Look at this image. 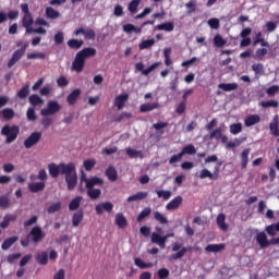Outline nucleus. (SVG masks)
I'll return each instance as SVG.
<instances>
[{"label":"nucleus","instance_id":"obj_1","mask_svg":"<svg viewBox=\"0 0 279 279\" xmlns=\"http://www.w3.org/2000/svg\"><path fill=\"white\" fill-rule=\"evenodd\" d=\"M49 175L51 178H58V175H65V182L68 184V191H74L77 186V171L74 162H61L48 165Z\"/></svg>","mask_w":279,"mask_h":279},{"label":"nucleus","instance_id":"obj_2","mask_svg":"<svg viewBox=\"0 0 279 279\" xmlns=\"http://www.w3.org/2000/svg\"><path fill=\"white\" fill-rule=\"evenodd\" d=\"M45 236H47V233L43 231V228H40V226H35L31 229L26 238L21 240V245L22 247H29V243L38 245V243H40Z\"/></svg>","mask_w":279,"mask_h":279},{"label":"nucleus","instance_id":"obj_3","mask_svg":"<svg viewBox=\"0 0 279 279\" xmlns=\"http://www.w3.org/2000/svg\"><path fill=\"white\" fill-rule=\"evenodd\" d=\"M21 134V126L13 124H5L2 129H1V135L4 136L5 141L4 143L7 145H12V143H14V141H16V138H19V135Z\"/></svg>","mask_w":279,"mask_h":279},{"label":"nucleus","instance_id":"obj_4","mask_svg":"<svg viewBox=\"0 0 279 279\" xmlns=\"http://www.w3.org/2000/svg\"><path fill=\"white\" fill-rule=\"evenodd\" d=\"M21 10L24 14L22 17V25L26 29L25 34H27L28 29H31L32 26L34 25V17L32 16V13L29 12V4L22 3Z\"/></svg>","mask_w":279,"mask_h":279},{"label":"nucleus","instance_id":"obj_5","mask_svg":"<svg viewBox=\"0 0 279 279\" xmlns=\"http://www.w3.org/2000/svg\"><path fill=\"white\" fill-rule=\"evenodd\" d=\"M62 110V106L56 100H49L47 104V108L40 110L41 117H51L53 114H58Z\"/></svg>","mask_w":279,"mask_h":279},{"label":"nucleus","instance_id":"obj_6","mask_svg":"<svg viewBox=\"0 0 279 279\" xmlns=\"http://www.w3.org/2000/svg\"><path fill=\"white\" fill-rule=\"evenodd\" d=\"M27 47H29V44L25 43L21 49H17L13 52L11 59L9 60L7 66L8 69H12V66H14V64H16V62H19V60H21V58H23V56H25V52L27 51Z\"/></svg>","mask_w":279,"mask_h":279},{"label":"nucleus","instance_id":"obj_7","mask_svg":"<svg viewBox=\"0 0 279 279\" xmlns=\"http://www.w3.org/2000/svg\"><path fill=\"white\" fill-rule=\"evenodd\" d=\"M40 138H43V133L35 131L33 132L25 141L24 147L25 149H32V147L38 145L40 143Z\"/></svg>","mask_w":279,"mask_h":279},{"label":"nucleus","instance_id":"obj_8","mask_svg":"<svg viewBox=\"0 0 279 279\" xmlns=\"http://www.w3.org/2000/svg\"><path fill=\"white\" fill-rule=\"evenodd\" d=\"M84 64H86V59L77 52L72 62V71L82 73L84 71Z\"/></svg>","mask_w":279,"mask_h":279},{"label":"nucleus","instance_id":"obj_9","mask_svg":"<svg viewBox=\"0 0 279 279\" xmlns=\"http://www.w3.org/2000/svg\"><path fill=\"white\" fill-rule=\"evenodd\" d=\"M162 64V62L158 61L153 63L151 65H149L147 69H145V64L143 62H137L135 64V69L136 71H141L142 75H149V73H151V71H156L157 66H160Z\"/></svg>","mask_w":279,"mask_h":279},{"label":"nucleus","instance_id":"obj_10","mask_svg":"<svg viewBox=\"0 0 279 279\" xmlns=\"http://www.w3.org/2000/svg\"><path fill=\"white\" fill-rule=\"evenodd\" d=\"M80 34H83L85 40H95L96 38V34L93 28L81 27L74 32V36H80Z\"/></svg>","mask_w":279,"mask_h":279},{"label":"nucleus","instance_id":"obj_11","mask_svg":"<svg viewBox=\"0 0 279 279\" xmlns=\"http://www.w3.org/2000/svg\"><path fill=\"white\" fill-rule=\"evenodd\" d=\"M114 205L111 202L100 203L95 206L96 214L104 215V213H112Z\"/></svg>","mask_w":279,"mask_h":279},{"label":"nucleus","instance_id":"obj_12","mask_svg":"<svg viewBox=\"0 0 279 279\" xmlns=\"http://www.w3.org/2000/svg\"><path fill=\"white\" fill-rule=\"evenodd\" d=\"M256 243L259 245L262 250L269 247V240L267 239V233L265 231H260L255 236Z\"/></svg>","mask_w":279,"mask_h":279},{"label":"nucleus","instance_id":"obj_13","mask_svg":"<svg viewBox=\"0 0 279 279\" xmlns=\"http://www.w3.org/2000/svg\"><path fill=\"white\" fill-rule=\"evenodd\" d=\"M128 99H130V95L121 94L114 98L113 106H116L118 110H123V108H125V104L128 102Z\"/></svg>","mask_w":279,"mask_h":279},{"label":"nucleus","instance_id":"obj_14","mask_svg":"<svg viewBox=\"0 0 279 279\" xmlns=\"http://www.w3.org/2000/svg\"><path fill=\"white\" fill-rule=\"evenodd\" d=\"M182 202H184V198L181 195L175 196L166 205V210H178L182 206Z\"/></svg>","mask_w":279,"mask_h":279},{"label":"nucleus","instance_id":"obj_15","mask_svg":"<svg viewBox=\"0 0 279 279\" xmlns=\"http://www.w3.org/2000/svg\"><path fill=\"white\" fill-rule=\"evenodd\" d=\"M35 260L38 263V265L46 266L49 264V253L47 251H41L36 253Z\"/></svg>","mask_w":279,"mask_h":279},{"label":"nucleus","instance_id":"obj_16","mask_svg":"<svg viewBox=\"0 0 279 279\" xmlns=\"http://www.w3.org/2000/svg\"><path fill=\"white\" fill-rule=\"evenodd\" d=\"M80 95H82V89L76 88L72 90L66 97L69 106H75V104H77V99H80Z\"/></svg>","mask_w":279,"mask_h":279},{"label":"nucleus","instance_id":"obj_17","mask_svg":"<svg viewBox=\"0 0 279 279\" xmlns=\"http://www.w3.org/2000/svg\"><path fill=\"white\" fill-rule=\"evenodd\" d=\"M174 29L175 24H173V22H165L154 27V32H173Z\"/></svg>","mask_w":279,"mask_h":279},{"label":"nucleus","instance_id":"obj_18","mask_svg":"<svg viewBox=\"0 0 279 279\" xmlns=\"http://www.w3.org/2000/svg\"><path fill=\"white\" fill-rule=\"evenodd\" d=\"M86 189H94V186H101L104 184V179L98 177H92L89 179H85Z\"/></svg>","mask_w":279,"mask_h":279},{"label":"nucleus","instance_id":"obj_19","mask_svg":"<svg viewBox=\"0 0 279 279\" xmlns=\"http://www.w3.org/2000/svg\"><path fill=\"white\" fill-rule=\"evenodd\" d=\"M114 223L118 228H128V218L122 213H118L114 218Z\"/></svg>","mask_w":279,"mask_h":279},{"label":"nucleus","instance_id":"obj_20","mask_svg":"<svg viewBox=\"0 0 279 279\" xmlns=\"http://www.w3.org/2000/svg\"><path fill=\"white\" fill-rule=\"evenodd\" d=\"M16 241H19L17 235H12L10 238H7L1 244V250H3L4 252L10 250L11 246L14 245V243H16Z\"/></svg>","mask_w":279,"mask_h":279},{"label":"nucleus","instance_id":"obj_21","mask_svg":"<svg viewBox=\"0 0 279 279\" xmlns=\"http://www.w3.org/2000/svg\"><path fill=\"white\" fill-rule=\"evenodd\" d=\"M105 175L110 180V182H117V179L119 178L114 166H109L105 171Z\"/></svg>","mask_w":279,"mask_h":279},{"label":"nucleus","instance_id":"obj_22","mask_svg":"<svg viewBox=\"0 0 279 279\" xmlns=\"http://www.w3.org/2000/svg\"><path fill=\"white\" fill-rule=\"evenodd\" d=\"M256 123H260V116L251 114L244 120L245 128H252V125H256Z\"/></svg>","mask_w":279,"mask_h":279},{"label":"nucleus","instance_id":"obj_23","mask_svg":"<svg viewBox=\"0 0 279 279\" xmlns=\"http://www.w3.org/2000/svg\"><path fill=\"white\" fill-rule=\"evenodd\" d=\"M82 221H84V210L81 209V210L74 213V215L72 216L73 228H77V226H80V223H82Z\"/></svg>","mask_w":279,"mask_h":279},{"label":"nucleus","instance_id":"obj_24","mask_svg":"<svg viewBox=\"0 0 279 279\" xmlns=\"http://www.w3.org/2000/svg\"><path fill=\"white\" fill-rule=\"evenodd\" d=\"M269 130L272 136H279V117L275 116L269 124Z\"/></svg>","mask_w":279,"mask_h":279},{"label":"nucleus","instance_id":"obj_25","mask_svg":"<svg viewBox=\"0 0 279 279\" xmlns=\"http://www.w3.org/2000/svg\"><path fill=\"white\" fill-rule=\"evenodd\" d=\"M45 181L36 182V183H29L28 190L31 193H40V191H45Z\"/></svg>","mask_w":279,"mask_h":279},{"label":"nucleus","instance_id":"obj_26","mask_svg":"<svg viewBox=\"0 0 279 279\" xmlns=\"http://www.w3.org/2000/svg\"><path fill=\"white\" fill-rule=\"evenodd\" d=\"M45 16L51 21H56V19H60V13L52 7H47L45 10Z\"/></svg>","mask_w":279,"mask_h":279},{"label":"nucleus","instance_id":"obj_27","mask_svg":"<svg viewBox=\"0 0 279 279\" xmlns=\"http://www.w3.org/2000/svg\"><path fill=\"white\" fill-rule=\"evenodd\" d=\"M149 196V193L147 192H137L136 194H133L126 198V202H141V199H145Z\"/></svg>","mask_w":279,"mask_h":279},{"label":"nucleus","instance_id":"obj_28","mask_svg":"<svg viewBox=\"0 0 279 279\" xmlns=\"http://www.w3.org/2000/svg\"><path fill=\"white\" fill-rule=\"evenodd\" d=\"M17 217L16 215H12V214H7L3 217V221L0 222V228H2L3 230H5V228H8L10 226L11 221H16Z\"/></svg>","mask_w":279,"mask_h":279},{"label":"nucleus","instance_id":"obj_29","mask_svg":"<svg viewBox=\"0 0 279 279\" xmlns=\"http://www.w3.org/2000/svg\"><path fill=\"white\" fill-rule=\"evenodd\" d=\"M218 88L225 90V93H232V90H236L239 88V84L236 83H221L218 85Z\"/></svg>","mask_w":279,"mask_h":279},{"label":"nucleus","instance_id":"obj_30","mask_svg":"<svg viewBox=\"0 0 279 279\" xmlns=\"http://www.w3.org/2000/svg\"><path fill=\"white\" fill-rule=\"evenodd\" d=\"M28 102L31 104V106L36 108V106H43L45 104V100H43V98L38 96V94H33L28 97Z\"/></svg>","mask_w":279,"mask_h":279},{"label":"nucleus","instance_id":"obj_31","mask_svg":"<svg viewBox=\"0 0 279 279\" xmlns=\"http://www.w3.org/2000/svg\"><path fill=\"white\" fill-rule=\"evenodd\" d=\"M78 53L86 60V58H94V56H97V49L87 47L78 51Z\"/></svg>","mask_w":279,"mask_h":279},{"label":"nucleus","instance_id":"obj_32","mask_svg":"<svg viewBox=\"0 0 279 279\" xmlns=\"http://www.w3.org/2000/svg\"><path fill=\"white\" fill-rule=\"evenodd\" d=\"M159 104L158 102H153V104H143L140 106V112H151V110H157V108H159Z\"/></svg>","mask_w":279,"mask_h":279},{"label":"nucleus","instance_id":"obj_33","mask_svg":"<svg viewBox=\"0 0 279 279\" xmlns=\"http://www.w3.org/2000/svg\"><path fill=\"white\" fill-rule=\"evenodd\" d=\"M223 250H226V244L221 243V244H209L205 247L206 252H213L215 254H217V252H223Z\"/></svg>","mask_w":279,"mask_h":279},{"label":"nucleus","instance_id":"obj_34","mask_svg":"<svg viewBox=\"0 0 279 279\" xmlns=\"http://www.w3.org/2000/svg\"><path fill=\"white\" fill-rule=\"evenodd\" d=\"M250 162V148H246L241 154V167L242 169H247V165Z\"/></svg>","mask_w":279,"mask_h":279},{"label":"nucleus","instance_id":"obj_35","mask_svg":"<svg viewBox=\"0 0 279 279\" xmlns=\"http://www.w3.org/2000/svg\"><path fill=\"white\" fill-rule=\"evenodd\" d=\"M126 155L129 158H145V155H143V150H136L134 148H126Z\"/></svg>","mask_w":279,"mask_h":279},{"label":"nucleus","instance_id":"obj_36","mask_svg":"<svg viewBox=\"0 0 279 279\" xmlns=\"http://www.w3.org/2000/svg\"><path fill=\"white\" fill-rule=\"evenodd\" d=\"M134 263L140 269H150V267H154V263H145L141 257H135Z\"/></svg>","mask_w":279,"mask_h":279},{"label":"nucleus","instance_id":"obj_37","mask_svg":"<svg viewBox=\"0 0 279 279\" xmlns=\"http://www.w3.org/2000/svg\"><path fill=\"white\" fill-rule=\"evenodd\" d=\"M217 226L223 230V232H227L228 230V223H226V215L220 214L217 216Z\"/></svg>","mask_w":279,"mask_h":279},{"label":"nucleus","instance_id":"obj_38","mask_svg":"<svg viewBox=\"0 0 279 279\" xmlns=\"http://www.w3.org/2000/svg\"><path fill=\"white\" fill-rule=\"evenodd\" d=\"M87 195L90 199H99L101 197V190L95 187L87 189Z\"/></svg>","mask_w":279,"mask_h":279},{"label":"nucleus","instance_id":"obj_39","mask_svg":"<svg viewBox=\"0 0 279 279\" xmlns=\"http://www.w3.org/2000/svg\"><path fill=\"white\" fill-rule=\"evenodd\" d=\"M181 154H182V156H186V154L189 156H193V155L197 154V149H195V146L193 144H190L182 148Z\"/></svg>","mask_w":279,"mask_h":279},{"label":"nucleus","instance_id":"obj_40","mask_svg":"<svg viewBox=\"0 0 279 279\" xmlns=\"http://www.w3.org/2000/svg\"><path fill=\"white\" fill-rule=\"evenodd\" d=\"M154 219L155 221H158V223H161L162 226L169 223V219L167 216L162 215L160 211L154 213Z\"/></svg>","mask_w":279,"mask_h":279},{"label":"nucleus","instance_id":"obj_41","mask_svg":"<svg viewBox=\"0 0 279 279\" xmlns=\"http://www.w3.org/2000/svg\"><path fill=\"white\" fill-rule=\"evenodd\" d=\"M82 45H84V40L82 39L68 40V47H70V49H82Z\"/></svg>","mask_w":279,"mask_h":279},{"label":"nucleus","instance_id":"obj_42","mask_svg":"<svg viewBox=\"0 0 279 279\" xmlns=\"http://www.w3.org/2000/svg\"><path fill=\"white\" fill-rule=\"evenodd\" d=\"M29 96V84L24 85L16 94L19 99H26Z\"/></svg>","mask_w":279,"mask_h":279},{"label":"nucleus","instance_id":"obj_43","mask_svg":"<svg viewBox=\"0 0 279 279\" xmlns=\"http://www.w3.org/2000/svg\"><path fill=\"white\" fill-rule=\"evenodd\" d=\"M1 114H2V119H4L5 121H11V119H14V109L4 108L1 111Z\"/></svg>","mask_w":279,"mask_h":279},{"label":"nucleus","instance_id":"obj_44","mask_svg":"<svg viewBox=\"0 0 279 279\" xmlns=\"http://www.w3.org/2000/svg\"><path fill=\"white\" fill-rule=\"evenodd\" d=\"M157 197L162 198L165 202L171 199V191L167 190H157L156 191Z\"/></svg>","mask_w":279,"mask_h":279},{"label":"nucleus","instance_id":"obj_45","mask_svg":"<svg viewBox=\"0 0 279 279\" xmlns=\"http://www.w3.org/2000/svg\"><path fill=\"white\" fill-rule=\"evenodd\" d=\"M82 204V196H76L69 204V210H77Z\"/></svg>","mask_w":279,"mask_h":279},{"label":"nucleus","instance_id":"obj_46","mask_svg":"<svg viewBox=\"0 0 279 279\" xmlns=\"http://www.w3.org/2000/svg\"><path fill=\"white\" fill-rule=\"evenodd\" d=\"M150 241L151 243H155L156 245H158L160 250H162V235H160L159 233L153 232L150 235Z\"/></svg>","mask_w":279,"mask_h":279},{"label":"nucleus","instance_id":"obj_47","mask_svg":"<svg viewBox=\"0 0 279 279\" xmlns=\"http://www.w3.org/2000/svg\"><path fill=\"white\" fill-rule=\"evenodd\" d=\"M154 45H156L155 39H146V40H143L142 43H140L138 48L141 50L151 49V47H154Z\"/></svg>","mask_w":279,"mask_h":279},{"label":"nucleus","instance_id":"obj_48","mask_svg":"<svg viewBox=\"0 0 279 279\" xmlns=\"http://www.w3.org/2000/svg\"><path fill=\"white\" fill-rule=\"evenodd\" d=\"M27 60H45L47 58V53L45 52H32L27 54Z\"/></svg>","mask_w":279,"mask_h":279},{"label":"nucleus","instance_id":"obj_49","mask_svg":"<svg viewBox=\"0 0 279 279\" xmlns=\"http://www.w3.org/2000/svg\"><path fill=\"white\" fill-rule=\"evenodd\" d=\"M163 58L166 66H171V64H173V61L171 60V48H166L163 50Z\"/></svg>","mask_w":279,"mask_h":279},{"label":"nucleus","instance_id":"obj_50","mask_svg":"<svg viewBox=\"0 0 279 279\" xmlns=\"http://www.w3.org/2000/svg\"><path fill=\"white\" fill-rule=\"evenodd\" d=\"M140 5H141V0H132L129 3V12H131V14H136Z\"/></svg>","mask_w":279,"mask_h":279},{"label":"nucleus","instance_id":"obj_51","mask_svg":"<svg viewBox=\"0 0 279 279\" xmlns=\"http://www.w3.org/2000/svg\"><path fill=\"white\" fill-rule=\"evenodd\" d=\"M241 132H243V124L241 123H233L230 125V133L231 134H241Z\"/></svg>","mask_w":279,"mask_h":279},{"label":"nucleus","instance_id":"obj_52","mask_svg":"<svg viewBox=\"0 0 279 279\" xmlns=\"http://www.w3.org/2000/svg\"><path fill=\"white\" fill-rule=\"evenodd\" d=\"M186 252H189V248L182 247L179 252L171 255L170 260H178L184 257V254H186Z\"/></svg>","mask_w":279,"mask_h":279},{"label":"nucleus","instance_id":"obj_53","mask_svg":"<svg viewBox=\"0 0 279 279\" xmlns=\"http://www.w3.org/2000/svg\"><path fill=\"white\" fill-rule=\"evenodd\" d=\"M150 215H151V208L146 207L137 216V221L141 222V221H143V219L149 217Z\"/></svg>","mask_w":279,"mask_h":279},{"label":"nucleus","instance_id":"obj_54","mask_svg":"<svg viewBox=\"0 0 279 279\" xmlns=\"http://www.w3.org/2000/svg\"><path fill=\"white\" fill-rule=\"evenodd\" d=\"M61 208H62V203L58 202V203L50 205L47 209V213L49 215H53V213L60 211Z\"/></svg>","mask_w":279,"mask_h":279},{"label":"nucleus","instance_id":"obj_55","mask_svg":"<svg viewBox=\"0 0 279 279\" xmlns=\"http://www.w3.org/2000/svg\"><path fill=\"white\" fill-rule=\"evenodd\" d=\"M201 180H206V178H209V180H215V175H213V172H210V170L208 169H203L201 170L199 177Z\"/></svg>","mask_w":279,"mask_h":279},{"label":"nucleus","instance_id":"obj_56","mask_svg":"<svg viewBox=\"0 0 279 279\" xmlns=\"http://www.w3.org/2000/svg\"><path fill=\"white\" fill-rule=\"evenodd\" d=\"M226 43H227L226 39H223L221 35H216L214 37L215 47H218V48L225 47Z\"/></svg>","mask_w":279,"mask_h":279},{"label":"nucleus","instance_id":"obj_57","mask_svg":"<svg viewBox=\"0 0 279 279\" xmlns=\"http://www.w3.org/2000/svg\"><path fill=\"white\" fill-rule=\"evenodd\" d=\"M95 165H97V161L95 159H87L83 163L85 171H93Z\"/></svg>","mask_w":279,"mask_h":279},{"label":"nucleus","instance_id":"obj_58","mask_svg":"<svg viewBox=\"0 0 279 279\" xmlns=\"http://www.w3.org/2000/svg\"><path fill=\"white\" fill-rule=\"evenodd\" d=\"M265 232H267L269 236H276V232H278V226L276 223L267 226Z\"/></svg>","mask_w":279,"mask_h":279},{"label":"nucleus","instance_id":"obj_59","mask_svg":"<svg viewBox=\"0 0 279 279\" xmlns=\"http://www.w3.org/2000/svg\"><path fill=\"white\" fill-rule=\"evenodd\" d=\"M252 71H254L255 75H263L265 73V68L263 63H256L252 65Z\"/></svg>","mask_w":279,"mask_h":279},{"label":"nucleus","instance_id":"obj_60","mask_svg":"<svg viewBox=\"0 0 279 279\" xmlns=\"http://www.w3.org/2000/svg\"><path fill=\"white\" fill-rule=\"evenodd\" d=\"M260 106L263 108H278L279 101L278 100L262 101Z\"/></svg>","mask_w":279,"mask_h":279},{"label":"nucleus","instance_id":"obj_61","mask_svg":"<svg viewBox=\"0 0 279 279\" xmlns=\"http://www.w3.org/2000/svg\"><path fill=\"white\" fill-rule=\"evenodd\" d=\"M0 208H10V197L8 195L0 196Z\"/></svg>","mask_w":279,"mask_h":279},{"label":"nucleus","instance_id":"obj_62","mask_svg":"<svg viewBox=\"0 0 279 279\" xmlns=\"http://www.w3.org/2000/svg\"><path fill=\"white\" fill-rule=\"evenodd\" d=\"M222 133H223V128L219 126L218 129L214 130L210 133L209 137L210 138H221V136H222L221 134Z\"/></svg>","mask_w":279,"mask_h":279},{"label":"nucleus","instance_id":"obj_63","mask_svg":"<svg viewBox=\"0 0 279 279\" xmlns=\"http://www.w3.org/2000/svg\"><path fill=\"white\" fill-rule=\"evenodd\" d=\"M267 95L269 97H275L277 93H279V86L278 85H272L266 90Z\"/></svg>","mask_w":279,"mask_h":279},{"label":"nucleus","instance_id":"obj_64","mask_svg":"<svg viewBox=\"0 0 279 279\" xmlns=\"http://www.w3.org/2000/svg\"><path fill=\"white\" fill-rule=\"evenodd\" d=\"M157 274L159 279H167L169 278L170 272H169V269L167 268H160Z\"/></svg>","mask_w":279,"mask_h":279}]
</instances>
